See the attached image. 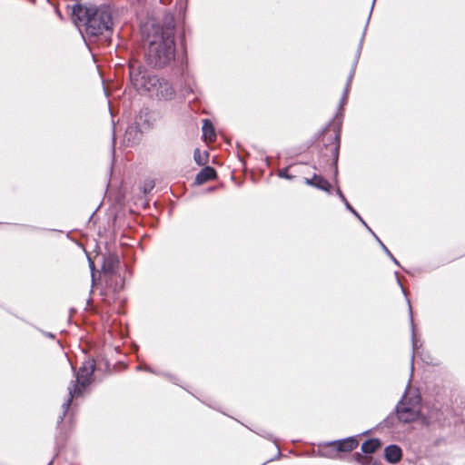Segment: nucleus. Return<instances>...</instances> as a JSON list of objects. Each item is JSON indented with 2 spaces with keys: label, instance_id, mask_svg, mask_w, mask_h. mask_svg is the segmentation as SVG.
Returning a JSON list of instances; mask_svg holds the SVG:
<instances>
[{
  "label": "nucleus",
  "instance_id": "obj_1",
  "mask_svg": "<svg viewBox=\"0 0 465 465\" xmlns=\"http://www.w3.org/2000/svg\"><path fill=\"white\" fill-rule=\"evenodd\" d=\"M74 16L84 22L85 32L89 35L97 36L111 30L113 25L112 13L107 5L86 6L75 5L73 7Z\"/></svg>",
  "mask_w": 465,
  "mask_h": 465
},
{
  "label": "nucleus",
  "instance_id": "obj_2",
  "mask_svg": "<svg viewBox=\"0 0 465 465\" xmlns=\"http://www.w3.org/2000/svg\"><path fill=\"white\" fill-rule=\"evenodd\" d=\"M144 43H159L160 45L170 43L175 46V22L173 15L167 14L161 20L148 23L143 27Z\"/></svg>",
  "mask_w": 465,
  "mask_h": 465
},
{
  "label": "nucleus",
  "instance_id": "obj_3",
  "mask_svg": "<svg viewBox=\"0 0 465 465\" xmlns=\"http://www.w3.org/2000/svg\"><path fill=\"white\" fill-rule=\"evenodd\" d=\"M94 362L93 361H86L80 367L76 373V380L68 387L69 397L66 401L63 404L64 414L68 411L72 400L74 397L83 395L84 389L89 386L92 382L93 374L94 371Z\"/></svg>",
  "mask_w": 465,
  "mask_h": 465
},
{
  "label": "nucleus",
  "instance_id": "obj_4",
  "mask_svg": "<svg viewBox=\"0 0 465 465\" xmlns=\"http://www.w3.org/2000/svg\"><path fill=\"white\" fill-rule=\"evenodd\" d=\"M146 45V59L149 64L154 67H163L174 59L175 46L159 43H144Z\"/></svg>",
  "mask_w": 465,
  "mask_h": 465
},
{
  "label": "nucleus",
  "instance_id": "obj_5",
  "mask_svg": "<svg viewBox=\"0 0 465 465\" xmlns=\"http://www.w3.org/2000/svg\"><path fill=\"white\" fill-rule=\"evenodd\" d=\"M129 76L132 85L142 94H148L154 89V80L157 77L150 75L144 67L137 61L129 64Z\"/></svg>",
  "mask_w": 465,
  "mask_h": 465
},
{
  "label": "nucleus",
  "instance_id": "obj_6",
  "mask_svg": "<svg viewBox=\"0 0 465 465\" xmlns=\"http://www.w3.org/2000/svg\"><path fill=\"white\" fill-rule=\"evenodd\" d=\"M419 400L415 399L411 404H407L402 400L397 406V415L400 420L411 422L415 420L420 414Z\"/></svg>",
  "mask_w": 465,
  "mask_h": 465
},
{
  "label": "nucleus",
  "instance_id": "obj_7",
  "mask_svg": "<svg viewBox=\"0 0 465 465\" xmlns=\"http://www.w3.org/2000/svg\"><path fill=\"white\" fill-rule=\"evenodd\" d=\"M329 445L335 446V451L334 450H328V451L322 450L321 455L323 457L333 459V458H336L337 452H339V451L348 452V451H351L352 450H354L358 446V440H356L355 437H349V438H346L341 440L331 442V443H329Z\"/></svg>",
  "mask_w": 465,
  "mask_h": 465
},
{
  "label": "nucleus",
  "instance_id": "obj_8",
  "mask_svg": "<svg viewBox=\"0 0 465 465\" xmlns=\"http://www.w3.org/2000/svg\"><path fill=\"white\" fill-rule=\"evenodd\" d=\"M154 89L152 90V92H149L148 94L165 100H169L173 97L174 90L170 83L165 80L156 78V80H154Z\"/></svg>",
  "mask_w": 465,
  "mask_h": 465
},
{
  "label": "nucleus",
  "instance_id": "obj_9",
  "mask_svg": "<svg viewBox=\"0 0 465 465\" xmlns=\"http://www.w3.org/2000/svg\"><path fill=\"white\" fill-rule=\"evenodd\" d=\"M304 182L307 185L316 187L325 192H330L331 187L327 180L317 174H314L312 178H305Z\"/></svg>",
  "mask_w": 465,
  "mask_h": 465
},
{
  "label": "nucleus",
  "instance_id": "obj_10",
  "mask_svg": "<svg viewBox=\"0 0 465 465\" xmlns=\"http://www.w3.org/2000/svg\"><path fill=\"white\" fill-rule=\"evenodd\" d=\"M385 458L390 463H397L401 460L402 452L397 445H390L385 448Z\"/></svg>",
  "mask_w": 465,
  "mask_h": 465
},
{
  "label": "nucleus",
  "instance_id": "obj_11",
  "mask_svg": "<svg viewBox=\"0 0 465 465\" xmlns=\"http://www.w3.org/2000/svg\"><path fill=\"white\" fill-rule=\"evenodd\" d=\"M216 176L215 170L213 167H204L195 177V183L197 184H203L207 181L214 179Z\"/></svg>",
  "mask_w": 465,
  "mask_h": 465
},
{
  "label": "nucleus",
  "instance_id": "obj_12",
  "mask_svg": "<svg viewBox=\"0 0 465 465\" xmlns=\"http://www.w3.org/2000/svg\"><path fill=\"white\" fill-rule=\"evenodd\" d=\"M119 264V259L115 255L104 257L103 263V271L108 273H114Z\"/></svg>",
  "mask_w": 465,
  "mask_h": 465
},
{
  "label": "nucleus",
  "instance_id": "obj_13",
  "mask_svg": "<svg viewBox=\"0 0 465 465\" xmlns=\"http://www.w3.org/2000/svg\"><path fill=\"white\" fill-rule=\"evenodd\" d=\"M381 447V442L377 439L366 440L361 445V450L366 454H371Z\"/></svg>",
  "mask_w": 465,
  "mask_h": 465
},
{
  "label": "nucleus",
  "instance_id": "obj_14",
  "mask_svg": "<svg viewBox=\"0 0 465 465\" xmlns=\"http://www.w3.org/2000/svg\"><path fill=\"white\" fill-rule=\"evenodd\" d=\"M203 135L206 141H213L215 139V133L212 123L208 120H204L203 125Z\"/></svg>",
  "mask_w": 465,
  "mask_h": 465
},
{
  "label": "nucleus",
  "instance_id": "obj_15",
  "mask_svg": "<svg viewBox=\"0 0 465 465\" xmlns=\"http://www.w3.org/2000/svg\"><path fill=\"white\" fill-rule=\"evenodd\" d=\"M141 137V132L136 127L130 126L127 128L125 133V138L128 142L134 143Z\"/></svg>",
  "mask_w": 465,
  "mask_h": 465
},
{
  "label": "nucleus",
  "instance_id": "obj_16",
  "mask_svg": "<svg viewBox=\"0 0 465 465\" xmlns=\"http://www.w3.org/2000/svg\"><path fill=\"white\" fill-rule=\"evenodd\" d=\"M343 203L346 208L364 224V226L369 230V232H371V229L367 225V223L363 221L361 215L353 209V207L349 203V202L345 200Z\"/></svg>",
  "mask_w": 465,
  "mask_h": 465
},
{
  "label": "nucleus",
  "instance_id": "obj_17",
  "mask_svg": "<svg viewBox=\"0 0 465 465\" xmlns=\"http://www.w3.org/2000/svg\"><path fill=\"white\" fill-rule=\"evenodd\" d=\"M339 134H335L334 136H333V144H332V148H331V151L333 152L334 153V156H335V159L338 158V150H339Z\"/></svg>",
  "mask_w": 465,
  "mask_h": 465
},
{
  "label": "nucleus",
  "instance_id": "obj_18",
  "mask_svg": "<svg viewBox=\"0 0 465 465\" xmlns=\"http://www.w3.org/2000/svg\"><path fill=\"white\" fill-rule=\"evenodd\" d=\"M410 317H411V328H412V348H413V351L415 352L418 350V341L415 339L413 318H412L411 311H410Z\"/></svg>",
  "mask_w": 465,
  "mask_h": 465
},
{
  "label": "nucleus",
  "instance_id": "obj_19",
  "mask_svg": "<svg viewBox=\"0 0 465 465\" xmlns=\"http://www.w3.org/2000/svg\"><path fill=\"white\" fill-rule=\"evenodd\" d=\"M372 233V235L375 237V239L377 240V242L380 243V245L381 246L382 250L385 252V253L390 257L391 256V252L388 250V248L383 244V242L377 237V235L371 231V232Z\"/></svg>",
  "mask_w": 465,
  "mask_h": 465
},
{
  "label": "nucleus",
  "instance_id": "obj_20",
  "mask_svg": "<svg viewBox=\"0 0 465 465\" xmlns=\"http://www.w3.org/2000/svg\"><path fill=\"white\" fill-rule=\"evenodd\" d=\"M279 176L285 179H292V176L288 173L287 169H282L279 171Z\"/></svg>",
  "mask_w": 465,
  "mask_h": 465
},
{
  "label": "nucleus",
  "instance_id": "obj_21",
  "mask_svg": "<svg viewBox=\"0 0 465 465\" xmlns=\"http://www.w3.org/2000/svg\"><path fill=\"white\" fill-rule=\"evenodd\" d=\"M194 160L195 162L199 164V165H203V162L202 161L201 159V154H200V151L198 149H196L194 151Z\"/></svg>",
  "mask_w": 465,
  "mask_h": 465
},
{
  "label": "nucleus",
  "instance_id": "obj_22",
  "mask_svg": "<svg viewBox=\"0 0 465 465\" xmlns=\"http://www.w3.org/2000/svg\"><path fill=\"white\" fill-rule=\"evenodd\" d=\"M355 459H356V460H357L359 463H361V464H362V465H365L364 458H363L361 454L357 453V454L355 455Z\"/></svg>",
  "mask_w": 465,
  "mask_h": 465
},
{
  "label": "nucleus",
  "instance_id": "obj_23",
  "mask_svg": "<svg viewBox=\"0 0 465 465\" xmlns=\"http://www.w3.org/2000/svg\"><path fill=\"white\" fill-rule=\"evenodd\" d=\"M336 193H337V195L340 197V199H341L342 202H344V201L346 200V198H345L344 194L342 193V192L341 191V189H340V188H337V190H336Z\"/></svg>",
  "mask_w": 465,
  "mask_h": 465
},
{
  "label": "nucleus",
  "instance_id": "obj_24",
  "mask_svg": "<svg viewBox=\"0 0 465 465\" xmlns=\"http://www.w3.org/2000/svg\"><path fill=\"white\" fill-rule=\"evenodd\" d=\"M390 258L391 259V261L396 264V265H400L399 264V262L397 261V259L391 254V256H390Z\"/></svg>",
  "mask_w": 465,
  "mask_h": 465
},
{
  "label": "nucleus",
  "instance_id": "obj_25",
  "mask_svg": "<svg viewBox=\"0 0 465 465\" xmlns=\"http://www.w3.org/2000/svg\"><path fill=\"white\" fill-rule=\"evenodd\" d=\"M349 85H350V81L347 83V86H346V89H345V94H347V92H348Z\"/></svg>",
  "mask_w": 465,
  "mask_h": 465
},
{
  "label": "nucleus",
  "instance_id": "obj_26",
  "mask_svg": "<svg viewBox=\"0 0 465 465\" xmlns=\"http://www.w3.org/2000/svg\"><path fill=\"white\" fill-rule=\"evenodd\" d=\"M93 266H94V262L92 261H90V267L93 269Z\"/></svg>",
  "mask_w": 465,
  "mask_h": 465
}]
</instances>
